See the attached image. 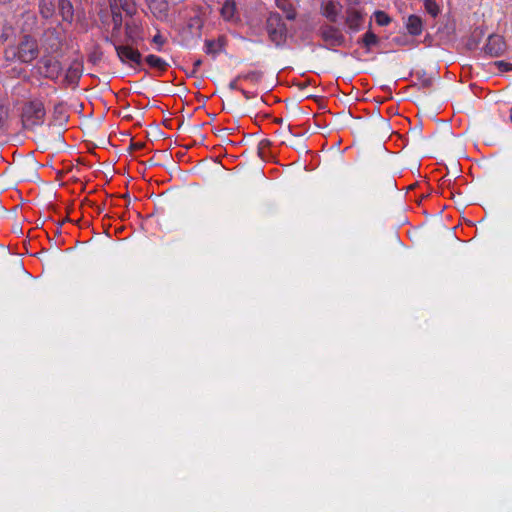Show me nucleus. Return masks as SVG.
Masks as SVG:
<instances>
[{
  "label": "nucleus",
  "mask_w": 512,
  "mask_h": 512,
  "mask_svg": "<svg viewBox=\"0 0 512 512\" xmlns=\"http://www.w3.org/2000/svg\"><path fill=\"white\" fill-rule=\"evenodd\" d=\"M237 80H238V79H236V80H234V81H232V82L230 83V85H229V86H230V88H231V89H237Z\"/></svg>",
  "instance_id": "obj_32"
},
{
  "label": "nucleus",
  "mask_w": 512,
  "mask_h": 512,
  "mask_svg": "<svg viewBox=\"0 0 512 512\" xmlns=\"http://www.w3.org/2000/svg\"><path fill=\"white\" fill-rule=\"evenodd\" d=\"M265 29L268 34L269 40L276 46H281L286 41L287 28L281 16L276 12L269 13Z\"/></svg>",
  "instance_id": "obj_3"
},
{
  "label": "nucleus",
  "mask_w": 512,
  "mask_h": 512,
  "mask_svg": "<svg viewBox=\"0 0 512 512\" xmlns=\"http://www.w3.org/2000/svg\"><path fill=\"white\" fill-rule=\"evenodd\" d=\"M82 71V64L80 62H72L66 71L65 80L69 84H77L82 75Z\"/></svg>",
  "instance_id": "obj_14"
},
{
  "label": "nucleus",
  "mask_w": 512,
  "mask_h": 512,
  "mask_svg": "<svg viewBox=\"0 0 512 512\" xmlns=\"http://www.w3.org/2000/svg\"><path fill=\"white\" fill-rule=\"evenodd\" d=\"M364 18L360 11L356 9H348L346 12V24L347 26L353 30L358 31L362 24H363Z\"/></svg>",
  "instance_id": "obj_11"
},
{
  "label": "nucleus",
  "mask_w": 512,
  "mask_h": 512,
  "mask_svg": "<svg viewBox=\"0 0 512 512\" xmlns=\"http://www.w3.org/2000/svg\"><path fill=\"white\" fill-rule=\"evenodd\" d=\"M58 10L62 20L71 23L74 19V8L70 0H58Z\"/></svg>",
  "instance_id": "obj_13"
},
{
  "label": "nucleus",
  "mask_w": 512,
  "mask_h": 512,
  "mask_svg": "<svg viewBox=\"0 0 512 512\" xmlns=\"http://www.w3.org/2000/svg\"><path fill=\"white\" fill-rule=\"evenodd\" d=\"M153 42L161 46L164 44L165 40L163 39V37L160 34H156L153 37Z\"/></svg>",
  "instance_id": "obj_31"
},
{
  "label": "nucleus",
  "mask_w": 512,
  "mask_h": 512,
  "mask_svg": "<svg viewBox=\"0 0 512 512\" xmlns=\"http://www.w3.org/2000/svg\"><path fill=\"white\" fill-rule=\"evenodd\" d=\"M495 65L503 72L512 70V63H508L505 61H497L495 62Z\"/></svg>",
  "instance_id": "obj_27"
},
{
  "label": "nucleus",
  "mask_w": 512,
  "mask_h": 512,
  "mask_svg": "<svg viewBox=\"0 0 512 512\" xmlns=\"http://www.w3.org/2000/svg\"><path fill=\"white\" fill-rule=\"evenodd\" d=\"M145 62L149 65V67L155 68L159 71H165L168 67V64L165 60L153 54L146 56Z\"/></svg>",
  "instance_id": "obj_20"
},
{
  "label": "nucleus",
  "mask_w": 512,
  "mask_h": 512,
  "mask_svg": "<svg viewBox=\"0 0 512 512\" xmlns=\"http://www.w3.org/2000/svg\"><path fill=\"white\" fill-rule=\"evenodd\" d=\"M510 119L512 121V109L510 110Z\"/></svg>",
  "instance_id": "obj_35"
},
{
  "label": "nucleus",
  "mask_w": 512,
  "mask_h": 512,
  "mask_svg": "<svg viewBox=\"0 0 512 512\" xmlns=\"http://www.w3.org/2000/svg\"><path fill=\"white\" fill-rule=\"evenodd\" d=\"M225 43L224 37H219L217 40H206L205 52L209 55H216L224 49Z\"/></svg>",
  "instance_id": "obj_16"
},
{
  "label": "nucleus",
  "mask_w": 512,
  "mask_h": 512,
  "mask_svg": "<svg viewBox=\"0 0 512 512\" xmlns=\"http://www.w3.org/2000/svg\"><path fill=\"white\" fill-rule=\"evenodd\" d=\"M113 44L119 60L131 68L140 67L142 64V54L138 49L132 47L131 43L119 44L110 40Z\"/></svg>",
  "instance_id": "obj_4"
},
{
  "label": "nucleus",
  "mask_w": 512,
  "mask_h": 512,
  "mask_svg": "<svg viewBox=\"0 0 512 512\" xmlns=\"http://www.w3.org/2000/svg\"><path fill=\"white\" fill-rule=\"evenodd\" d=\"M39 73L49 79H57L62 71L60 62L50 56L41 58L38 64Z\"/></svg>",
  "instance_id": "obj_5"
},
{
  "label": "nucleus",
  "mask_w": 512,
  "mask_h": 512,
  "mask_svg": "<svg viewBox=\"0 0 512 512\" xmlns=\"http://www.w3.org/2000/svg\"><path fill=\"white\" fill-rule=\"evenodd\" d=\"M11 0H0V2L2 3H7V2H10Z\"/></svg>",
  "instance_id": "obj_34"
},
{
  "label": "nucleus",
  "mask_w": 512,
  "mask_h": 512,
  "mask_svg": "<svg viewBox=\"0 0 512 512\" xmlns=\"http://www.w3.org/2000/svg\"><path fill=\"white\" fill-rule=\"evenodd\" d=\"M46 111L41 101L35 100L24 104L21 112V121L25 129H34L44 123Z\"/></svg>",
  "instance_id": "obj_2"
},
{
  "label": "nucleus",
  "mask_w": 512,
  "mask_h": 512,
  "mask_svg": "<svg viewBox=\"0 0 512 512\" xmlns=\"http://www.w3.org/2000/svg\"><path fill=\"white\" fill-rule=\"evenodd\" d=\"M113 32L118 31L122 26V15L119 10L112 11Z\"/></svg>",
  "instance_id": "obj_26"
},
{
  "label": "nucleus",
  "mask_w": 512,
  "mask_h": 512,
  "mask_svg": "<svg viewBox=\"0 0 512 512\" xmlns=\"http://www.w3.org/2000/svg\"><path fill=\"white\" fill-rule=\"evenodd\" d=\"M276 6L285 13L288 20H294L297 16L295 7L291 0H275Z\"/></svg>",
  "instance_id": "obj_18"
},
{
  "label": "nucleus",
  "mask_w": 512,
  "mask_h": 512,
  "mask_svg": "<svg viewBox=\"0 0 512 512\" xmlns=\"http://www.w3.org/2000/svg\"><path fill=\"white\" fill-rule=\"evenodd\" d=\"M319 35L327 48L341 46L344 43V36L341 31L330 25L322 26L319 29Z\"/></svg>",
  "instance_id": "obj_6"
},
{
  "label": "nucleus",
  "mask_w": 512,
  "mask_h": 512,
  "mask_svg": "<svg viewBox=\"0 0 512 512\" xmlns=\"http://www.w3.org/2000/svg\"><path fill=\"white\" fill-rule=\"evenodd\" d=\"M202 25H203V22L200 17L195 16L190 19L189 27H191V28L195 27L196 29L199 30V29H201Z\"/></svg>",
  "instance_id": "obj_28"
},
{
  "label": "nucleus",
  "mask_w": 512,
  "mask_h": 512,
  "mask_svg": "<svg viewBox=\"0 0 512 512\" xmlns=\"http://www.w3.org/2000/svg\"><path fill=\"white\" fill-rule=\"evenodd\" d=\"M375 20L380 26H386L391 22V18L384 11H376Z\"/></svg>",
  "instance_id": "obj_25"
},
{
  "label": "nucleus",
  "mask_w": 512,
  "mask_h": 512,
  "mask_svg": "<svg viewBox=\"0 0 512 512\" xmlns=\"http://www.w3.org/2000/svg\"><path fill=\"white\" fill-rule=\"evenodd\" d=\"M242 94L244 95V97L246 99H249L250 98V95H249V92L245 91V90H241Z\"/></svg>",
  "instance_id": "obj_33"
},
{
  "label": "nucleus",
  "mask_w": 512,
  "mask_h": 512,
  "mask_svg": "<svg viewBox=\"0 0 512 512\" xmlns=\"http://www.w3.org/2000/svg\"><path fill=\"white\" fill-rule=\"evenodd\" d=\"M378 42V37L372 31H367L361 39V43L365 46V48L368 51L371 49L372 46L377 45Z\"/></svg>",
  "instance_id": "obj_21"
},
{
  "label": "nucleus",
  "mask_w": 512,
  "mask_h": 512,
  "mask_svg": "<svg viewBox=\"0 0 512 512\" xmlns=\"http://www.w3.org/2000/svg\"><path fill=\"white\" fill-rule=\"evenodd\" d=\"M262 76L263 73L261 71H250L248 73L239 75L237 79H244L257 83L262 79Z\"/></svg>",
  "instance_id": "obj_24"
},
{
  "label": "nucleus",
  "mask_w": 512,
  "mask_h": 512,
  "mask_svg": "<svg viewBox=\"0 0 512 512\" xmlns=\"http://www.w3.org/2000/svg\"><path fill=\"white\" fill-rule=\"evenodd\" d=\"M340 11H341V5L338 2L328 1L324 5V12H323V14L331 22H336Z\"/></svg>",
  "instance_id": "obj_17"
},
{
  "label": "nucleus",
  "mask_w": 512,
  "mask_h": 512,
  "mask_svg": "<svg viewBox=\"0 0 512 512\" xmlns=\"http://www.w3.org/2000/svg\"><path fill=\"white\" fill-rule=\"evenodd\" d=\"M150 12L160 21H165L169 17L170 0H146Z\"/></svg>",
  "instance_id": "obj_8"
},
{
  "label": "nucleus",
  "mask_w": 512,
  "mask_h": 512,
  "mask_svg": "<svg viewBox=\"0 0 512 512\" xmlns=\"http://www.w3.org/2000/svg\"><path fill=\"white\" fill-rule=\"evenodd\" d=\"M425 10L429 15H431L433 18L437 17L440 13L439 5L436 3L435 0H423Z\"/></svg>",
  "instance_id": "obj_23"
},
{
  "label": "nucleus",
  "mask_w": 512,
  "mask_h": 512,
  "mask_svg": "<svg viewBox=\"0 0 512 512\" xmlns=\"http://www.w3.org/2000/svg\"><path fill=\"white\" fill-rule=\"evenodd\" d=\"M221 17L228 22L237 23L240 20V15L237 9L235 0H224L220 9Z\"/></svg>",
  "instance_id": "obj_9"
},
{
  "label": "nucleus",
  "mask_w": 512,
  "mask_h": 512,
  "mask_svg": "<svg viewBox=\"0 0 512 512\" xmlns=\"http://www.w3.org/2000/svg\"><path fill=\"white\" fill-rule=\"evenodd\" d=\"M109 3L111 11L122 10L130 17L137 11L134 0H109Z\"/></svg>",
  "instance_id": "obj_10"
},
{
  "label": "nucleus",
  "mask_w": 512,
  "mask_h": 512,
  "mask_svg": "<svg viewBox=\"0 0 512 512\" xmlns=\"http://www.w3.org/2000/svg\"><path fill=\"white\" fill-rule=\"evenodd\" d=\"M38 55L37 41L29 35H24L18 45L8 46L4 51V57L7 61L18 60L21 63H31Z\"/></svg>",
  "instance_id": "obj_1"
},
{
  "label": "nucleus",
  "mask_w": 512,
  "mask_h": 512,
  "mask_svg": "<svg viewBox=\"0 0 512 512\" xmlns=\"http://www.w3.org/2000/svg\"><path fill=\"white\" fill-rule=\"evenodd\" d=\"M38 11L43 19L52 18L56 12L55 0H39Z\"/></svg>",
  "instance_id": "obj_12"
},
{
  "label": "nucleus",
  "mask_w": 512,
  "mask_h": 512,
  "mask_svg": "<svg viewBox=\"0 0 512 512\" xmlns=\"http://www.w3.org/2000/svg\"><path fill=\"white\" fill-rule=\"evenodd\" d=\"M9 109L0 102V131L4 132L8 128Z\"/></svg>",
  "instance_id": "obj_22"
},
{
  "label": "nucleus",
  "mask_w": 512,
  "mask_h": 512,
  "mask_svg": "<svg viewBox=\"0 0 512 512\" xmlns=\"http://www.w3.org/2000/svg\"><path fill=\"white\" fill-rule=\"evenodd\" d=\"M406 29L412 36H419L423 31L422 19L417 15H410L406 22Z\"/></svg>",
  "instance_id": "obj_15"
},
{
  "label": "nucleus",
  "mask_w": 512,
  "mask_h": 512,
  "mask_svg": "<svg viewBox=\"0 0 512 512\" xmlns=\"http://www.w3.org/2000/svg\"><path fill=\"white\" fill-rule=\"evenodd\" d=\"M506 50V43L504 38L500 35H490L487 39V42L483 48V51L486 55L490 57H499Z\"/></svg>",
  "instance_id": "obj_7"
},
{
  "label": "nucleus",
  "mask_w": 512,
  "mask_h": 512,
  "mask_svg": "<svg viewBox=\"0 0 512 512\" xmlns=\"http://www.w3.org/2000/svg\"><path fill=\"white\" fill-rule=\"evenodd\" d=\"M139 27L133 22H127L125 24V34H126V43L134 44L137 42V39L139 38L138 35Z\"/></svg>",
  "instance_id": "obj_19"
},
{
  "label": "nucleus",
  "mask_w": 512,
  "mask_h": 512,
  "mask_svg": "<svg viewBox=\"0 0 512 512\" xmlns=\"http://www.w3.org/2000/svg\"><path fill=\"white\" fill-rule=\"evenodd\" d=\"M202 65V60L201 59H197L194 63H193V69L190 73L191 76H195L199 67Z\"/></svg>",
  "instance_id": "obj_29"
},
{
  "label": "nucleus",
  "mask_w": 512,
  "mask_h": 512,
  "mask_svg": "<svg viewBox=\"0 0 512 512\" xmlns=\"http://www.w3.org/2000/svg\"><path fill=\"white\" fill-rule=\"evenodd\" d=\"M393 41L398 45H407L409 43V40L405 37H395Z\"/></svg>",
  "instance_id": "obj_30"
}]
</instances>
